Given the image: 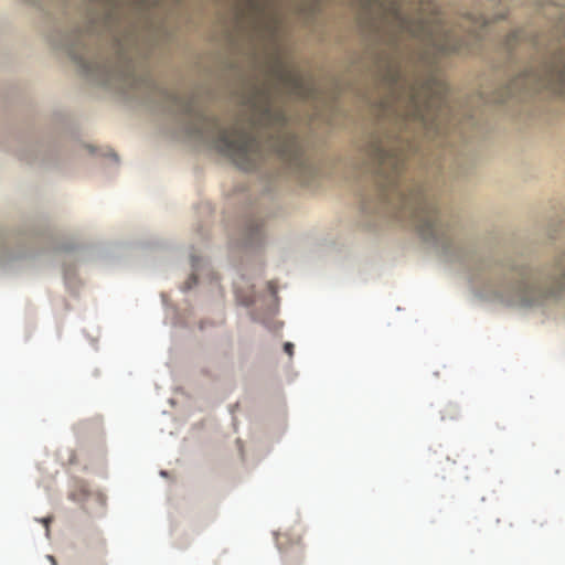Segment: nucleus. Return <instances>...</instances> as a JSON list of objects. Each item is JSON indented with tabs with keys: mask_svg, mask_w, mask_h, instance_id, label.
Instances as JSON below:
<instances>
[{
	"mask_svg": "<svg viewBox=\"0 0 565 565\" xmlns=\"http://www.w3.org/2000/svg\"><path fill=\"white\" fill-rule=\"evenodd\" d=\"M262 227H263V224L259 223V222H253V223L249 224L248 236H249V241L250 242L255 241L256 238H258L260 236Z\"/></svg>",
	"mask_w": 565,
	"mask_h": 565,
	"instance_id": "7",
	"label": "nucleus"
},
{
	"mask_svg": "<svg viewBox=\"0 0 565 565\" xmlns=\"http://www.w3.org/2000/svg\"><path fill=\"white\" fill-rule=\"evenodd\" d=\"M195 262H196V260L193 258V259H192V263H193V266H194V267L196 266Z\"/></svg>",
	"mask_w": 565,
	"mask_h": 565,
	"instance_id": "13",
	"label": "nucleus"
},
{
	"mask_svg": "<svg viewBox=\"0 0 565 565\" xmlns=\"http://www.w3.org/2000/svg\"><path fill=\"white\" fill-rule=\"evenodd\" d=\"M377 3V0H363V9L371 11L372 7Z\"/></svg>",
	"mask_w": 565,
	"mask_h": 565,
	"instance_id": "9",
	"label": "nucleus"
},
{
	"mask_svg": "<svg viewBox=\"0 0 565 565\" xmlns=\"http://www.w3.org/2000/svg\"><path fill=\"white\" fill-rule=\"evenodd\" d=\"M565 287V249L554 263L543 269H523L514 287V301L520 305L537 303L557 295Z\"/></svg>",
	"mask_w": 565,
	"mask_h": 565,
	"instance_id": "5",
	"label": "nucleus"
},
{
	"mask_svg": "<svg viewBox=\"0 0 565 565\" xmlns=\"http://www.w3.org/2000/svg\"><path fill=\"white\" fill-rule=\"evenodd\" d=\"M278 92L301 99L313 97L315 84L299 71L277 62L271 78L254 85L244 98L248 115L225 127L215 117L200 110L193 99L175 97L178 110L190 118L188 132L202 139L228 157L236 166L250 170L265 153H276L291 169L306 167L300 140L287 128V116L275 105Z\"/></svg>",
	"mask_w": 565,
	"mask_h": 565,
	"instance_id": "2",
	"label": "nucleus"
},
{
	"mask_svg": "<svg viewBox=\"0 0 565 565\" xmlns=\"http://www.w3.org/2000/svg\"><path fill=\"white\" fill-rule=\"evenodd\" d=\"M88 72H99L102 74L107 75L110 78H117L124 81L125 83L130 82V65L126 64L125 66H118L116 68H109L107 65H103L99 70V66L94 67L90 65L85 66Z\"/></svg>",
	"mask_w": 565,
	"mask_h": 565,
	"instance_id": "6",
	"label": "nucleus"
},
{
	"mask_svg": "<svg viewBox=\"0 0 565 565\" xmlns=\"http://www.w3.org/2000/svg\"><path fill=\"white\" fill-rule=\"evenodd\" d=\"M285 352L288 353L290 356L294 353V344L290 342L285 343L284 345Z\"/></svg>",
	"mask_w": 565,
	"mask_h": 565,
	"instance_id": "10",
	"label": "nucleus"
},
{
	"mask_svg": "<svg viewBox=\"0 0 565 565\" xmlns=\"http://www.w3.org/2000/svg\"><path fill=\"white\" fill-rule=\"evenodd\" d=\"M551 89L565 94V47L558 50L537 68H530L514 78L509 86L487 97V103H503L518 92Z\"/></svg>",
	"mask_w": 565,
	"mask_h": 565,
	"instance_id": "4",
	"label": "nucleus"
},
{
	"mask_svg": "<svg viewBox=\"0 0 565 565\" xmlns=\"http://www.w3.org/2000/svg\"><path fill=\"white\" fill-rule=\"evenodd\" d=\"M52 518H45L43 519L41 522L45 525L46 527V534L49 535V524L51 522Z\"/></svg>",
	"mask_w": 565,
	"mask_h": 565,
	"instance_id": "11",
	"label": "nucleus"
},
{
	"mask_svg": "<svg viewBox=\"0 0 565 565\" xmlns=\"http://www.w3.org/2000/svg\"><path fill=\"white\" fill-rule=\"evenodd\" d=\"M383 81L390 93L383 114L391 118L393 131L373 135L363 148L364 157L375 174L381 202L425 239L438 241L447 230L435 200L424 185L407 183L402 173L407 153L417 150L418 135L434 139L448 132L452 120L448 87L435 74L406 77L395 65Z\"/></svg>",
	"mask_w": 565,
	"mask_h": 565,
	"instance_id": "1",
	"label": "nucleus"
},
{
	"mask_svg": "<svg viewBox=\"0 0 565 565\" xmlns=\"http://www.w3.org/2000/svg\"><path fill=\"white\" fill-rule=\"evenodd\" d=\"M191 280H192V282H188V284H186V289H190V288H191V286H192V284L194 285V284L196 282V278H195V276H194V275H192V276H191Z\"/></svg>",
	"mask_w": 565,
	"mask_h": 565,
	"instance_id": "12",
	"label": "nucleus"
},
{
	"mask_svg": "<svg viewBox=\"0 0 565 565\" xmlns=\"http://www.w3.org/2000/svg\"><path fill=\"white\" fill-rule=\"evenodd\" d=\"M383 10L390 24L391 41L394 44L404 38H412L418 40L427 52L434 54L459 52L462 47L468 46L471 40L478 39L481 30L488 24L484 17L472 14L463 15L459 23L451 25L444 22L439 15L429 20L422 17L412 19L402 12L395 1Z\"/></svg>",
	"mask_w": 565,
	"mask_h": 565,
	"instance_id": "3",
	"label": "nucleus"
},
{
	"mask_svg": "<svg viewBox=\"0 0 565 565\" xmlns=\"http://www.w3.org/2000/svg\"><path fill=\"white\" fill-rule=\"evenodd\" d=\"M86 490L85 489H81V492L78 495H76L74 492H72L70 494V498L74 501H82L85 497H86Z\"/></svg>",
	"mask_w": 565,
	"mask_h": 565,
	"instance_id": "8",
	"label": "nucleus"
}]
</instances>
